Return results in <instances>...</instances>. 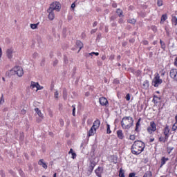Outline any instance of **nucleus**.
Wrapping results in <instances>:
<instances>
[{
  "instance_id": "1",
  "label": "nucleus",
  "mask_w": 177,
  "mask_h": 177,
  "mask_svg": "<svg viewBox=\"0 0 177 177\" xmlns=\"http://www.w3.org/2000/svg\"><path fill=\"white\" fill-rule=\"evenodd\" d=\"M145 149V144L142 141H135L133 144L131 151L133 154H140Z\"/></svg>"
},
{
  "instance_id": "2",
  "label": "nucleus",
  "mask_w": 177,
  "mask_h": 177,
  "mask_svg": "<svg viewBox=\"0 0 177 177\" xmlns=\"http://www.w3.org/2000/svg\"><path fill=\"white\" fill-rule=\"evenodd\" d=\"M121 125L123 129H129L133 125V118L131 116L124 117L122 119Z\"/></svg>"
},
{
  "instance_id": "3",
  "label": "nucleus",
  "mask_w": 177,
  "mask_h": 177,
  "mask_svg": "<svg viewBox=\"0 0 177 177\" xmlns=\"http://www.w3.org/2000/svg\"><path fill=\"white\" fill-rule=\"evenodd\" d=\"M100 127V120H97L93 122L92 127L89 131V136H93L96 133V130Z\"/></svg>"
},
{
  "instance_id": "4",
  "label": "nucleus",
  "mask_w": 177,
  "mask_h": 177,
  "mask_svg": "<svg viewBox=\"0 0 177 177\" xmlns=\"http://www.w3.org/2000/svg\"><path fill=\"white\" fill-rule=\"evenodd\" d=\"M60 9H62V5H60V3L57 1L52 3L48 8V10H52L53 12L54 10H56V12H60Z\"/></svg>"
},
{
  "instance_id": "5",
  "label": "nucleus",
  "mask_w": 177,
  "mask_h": 177,
  "mask_svg": "<svg viewBox=\"0 0 177 177\" xmlns=\"http://www.w3.org/2000/svg\"><path fill=\"white\" fill-rule=\"evenodd\" d=\"M11 74H17L18 77H22L23 74H24V72L23 71V68L21 66H17L12 68V70L10 71Z\"/></svg>"
},
{
  "instance_id": "6",
  "label": "nucleus",
  "mask_w": 177,
  "mask_h": 177,
  "mask_svg": "<svg viewBox=\"0 0 177 177\" xmlns=\"http://www.w3.org/2000/svg\"><path fill=\"white\" fill-rule=\"evenodd\" d=\"M152 84L156 88L162 84V80L160 78V75L158 73L155 75Z\"/></svg>"
},
{
  "instance_id": "7",
  "label": "nucleus",
  "mask_w": 177,
  "mask_h": 177,
  "mask_svg": "<svg viewBox=\"0 0 177 177\" xmlns=\"http://www.w3.org/2000/svg\"><path fill=\"white\" fill-rule=\"evenodd\" d=\"M16 53V51H15V49L13 48H8L6 50V56L9 60H12L13 59V55Z\"/></svg>"
},
{
  "instance_id": "8",
  "label": "nucleus",
  "mask_w": 177,
  "mask_h": 177,
  "mask_svg": "<svg viewBox=\"0 0 177 177\" xmlns=\"http://www.w3.org/2000/svg\"><path fill=\"white\" fill-rule=\"evenodd\" d=\"M156 129H157V126L156 125V123L151 122L150 123V126L147 129V131L149 133H153V132H155Z\"/></svg>"
},
{
  "instance_id": "9",
  "label": "nucleus",
  "mask_w": 177,
  "mask_h": 177,
  "mask_svg": "<svg viewBox=\"0 0 177 177\" xmlns=\"http://www.w3.org/2000/svg\"><path fill=\"white\" fill-rule=\"evenodd\" d=\"M35 113H37V115L40 118L39 119H37V122L39 123L42 120H44V114H42V112H41V110L39 109L36 108L35 109Z\"/></svg>"
},
{
  "instance_id": "10",
  "label": "nucleus",
  "mask_w": 177,
  "mask_h": 177,
  "mask_svg": "<svg viewBox=\"0 0 177 177\" xmlns=\"http://www.w3.org/2000/svg\"><path fill=\"white\" fill-rule=\"evenodd\" d=\"M170 77L175 81H177V69H171L170 71Z\"/></svg>"
},
{
  "instance_id": "11",
  "label": "nucleus",
  "mask_w": 177,
  "mask_h": 177,
  "mask_svg": "<svg viewBox=\"0 0 177 177\" xmlns=\"http://www.w3.org/2000/svg\"><path fill=\"white\" fill-rule=\"evenodd\" d=\"M101 106H107L109 104V101L104 97H100L99 100Z\"/></svg>"
},
{
  "instance_id": "12",
  "label": "nucleus",
  "mask_w": 177,
  "mask_h": 177,
  "mask_svg": "<svg viewBox=\"0 0 177 177\" xmlns=\"http://www.w3.org/2000/svg\"><path fill=\"white\" fill-rule=\"evenodd\" d=\"M47 12L48 13V19L49 20H53L55 19V12L52 11V10H47Z\"/></svg>"
},
{
  "instance_id": "13",
  "label": "nucleus",
  "mask_w": 177,
  "mask_h": 177,
  "mask_svg": "<svg viewBox=\"0 0 177 177\" xmlns=\"http://www.w3.org/2000/svg\"><path fill=\"white\" fill-rule=\"evenodd\" d=\"M169 127L166 126V127L165 128L164 130V135L165 136V139H168L169 136Z\"/></svg>"
},
{
  "instance_id": "14",
  "label": "nucleus",
  "mask_w": 177,
  "mask_h": 177,
  "mask_svg": "<svg viewBox=\"0 0 177 177\" xmlns=\"http://www.w3.org/2000/svg\"><path fill=\"white\" fill-rule=\"evenodd\" d=\"M103 173V168L102 167H98L95 170V174L97 175L98 177H102V174Z\"/></svg>"
},
{
  "instance_id": "15",
  "label": "nucleus",
  "mask_w": 177,
  "mask_h": 177,
  "mask_svg": "<svg viewBox=\"0 0 177 177\" xmlns=\"http://www.w3.org/2000/svg\"><path fill=\"white\" fill-rule=\"evenodd\" d=\"M39 165H41L44 169H46L48 168V165H46V163L44 162V159H40L38 162Z\"/></svg>"
},
{
  "instance_id": "16",
  "label": "nucleus",
  "mask_w": 177,
  "mask_h": 177,
  "mask_svg": "<svg viewBox=\"0 0 177 177\" xmlns=\"http://www.w3.org/2000/svg\"><path fill=\"white\" fill-rule=\"evenodd\" d=\"M38 86V82H30V88L31 89H35V88H37Z\"/></svg>"
},
{
  "instance_id": "17",
  "label": "nucleus",
  "mask_w": 177,
  "mask_h": 177,
  "mask_svg": "<svg viewBox=\"0 0 177 177\" xmlns=\"http://www.w3.org/2000/svg\"><path fill=\"white\" fill-rule=\"evenodd\" d=\"M149 81L145 80L142 83V86L144 88V89H147L149 88Z\"/></svg>"
},
{
  "instance_id": "18",
  "label": "nucleus",
  "mask_w": 177,
  "mask_h": 177,
  "mask_svg": "<svg viewBox=\"0 0 177 177\" xmlns=\"http://www.w3.org/2000/svg\"><path fill=\"white\" fill-rule=\"evenodd\" d=\"M117 136L119 139H124V134L122 133V131L119 130L117 131Z\"/></svg>"
},
{
  "instance_id": "19",
  "label": "nucleus",
  "mask_w": 177,
  "mask_h": 177,
  "mask_svg": "<svg viewBox=\"0 0 177 177\" xmlns=\"http://www.w3.org/2000/svg\"><path fill=\"white\" fill-rule=\"evenodd\" d=\"M76 45L77 47H79V52H80V50L82 49V46H83L82 42H81V41H77Z\"/></svg>"
},
{
  "instance_id": "20",
  "label": "nucleus",
  "mask_w": 177,
  "mask_h": 177,
  "mask_svg": "<svg viewBox=\"0 0 177 177\" xmlns=\"http://www.w3.org/2000/svg\"><path fill=\"white\" fill-rule=\"evenodd\" d=\"M167 161H168V158L162 157L161 159L160 167H162V165H164Z\"/></svg>"
},
{
  "instance_id": "21",
  "label": "nucleus",
  "mask_w": 177,
  "mask_h": 177,
  "mask_svg": "<svg viewBox=\"0 0 177 177\" xmlns=\"http://www.w3.org/2000/svg\"><path fill=\"white\" fill-rule=\"evenodd\" d=\"M39 24L37 23V24H30V28H32V30H37V28H38V25Z\"/></svg>"
},
{
  "instance_id": "22",
  "label": "nucleus",
  "mask_w": 177,
  "mask_h": 177,
  "mask_svg": "<svg viewBox=\"0 0 177 177\" xmlns=\"http://www.w3.org/2000/svg\"><path fill=\"white\" fill-rule=\"evenodd\" d=\"M119 176L120 177H125L124 169H120Z\"/></svg>"
},
{
  "instance_id": "23",
  "label": "nucleus",
  "mask_w": 177,
  "mask_h": 177,
  "mask_svg": "<svg viewBox=\"0 0 177 177\" xmlns=\"http://www.w3.org/2000/svg\"><path fill=\"white\" fill-rule=\"evenodd\" d=\"M177 129V115H176V122L172 127V130L175 131Z\"/></svg>"
},
{
  "instance_id": "24",
  "label": "nucleus",
  "mask_w": 177,
  "mask_h": 177,
  "mask_svg": "<svg viewBox=\"0 0 177 177\" xmlns=\"http://www.w3.org/2000/svg\"><path fill=\"white\" fill-rule=\"evenodd\" d=\"M167 20V15H163L161 17L160 23H164Z\"/></svg>"
},
{
  "instance_id": "25",
  "label": "nucleus",
  "mask_w": 177,
  "mask_h": 177,
  "mask_svg": "<svg viewBox=\"0 0 177 177\" xmlns=\"http://www.w3.org/2000/svg\"><path fill=\"white\" fill-rule=\"evenodd\" d=\"M116 13L121 17L122 16V10L120 9H118Z\"/></svg>"
},
{
  "instance_id": "26",
  "label": "nucleus",
  "mask_w": 177,
  "mask_h": 177,
  "mask_svg": "<svg viewBox=\"0 0 177 177\" xmlns=\"http://www.w3.org/2000/svg\"><path fill=\"white\" fill-rule=\"evenodd\" d=\"M152 174H151V171H148L147 172L143 177H151Z\"/></svg>"
},
{
  "instance_id": "27",
  "label": "nucleus",
  "mask_w": 177,
  "mask_h": 177,
  "mask_svg": "<svg viewBox=\"0 0 177 177\" xmlns=\"http://www.w3.org/2000/svg\"><path fill=\"white\" fill-rule=\"evenodd\" d=\"M172 23H175V26L177 24V18L176 17H174L171 19Z\"/></svg>"
},
{
  "instance_id": "28",
  "label": "nucleus",
  "mask_w": 177,
  "mask_h": 177,
  "mask_svg": "<svg viewBox=\"0 0 177 177\" xmlns=\"http://www.w3.org/2000/svg\"><path fill=\"white\" fill-rule=\"evenodd\" d=\"M129 23H130L131 24H135V23H136V20L135 19H129Z\"/></svg>"
},
{
  "instance_id": "29",
  "label": "nucleus",
  "mask_w": 177,
  "mask_h": 177,
  "mask_svg": "<svg viewBox=\"0 0 177 177\" xmlns=\"http://www.w3.org/2000/svg\"><path fill=\"white\" fill-rule=\"evenodd\" d=\"M162 3H163L162 0H158L157 1L158 6H162Z\"/></svg>"
},
{
  "instance_id": "30",
  "label": "nucleus",
  "mask_w": 177,
  "mask_h": 177,
  "mask_svg": "<svg viewBox=\"0 0 177 177\" xmlns=\"http://www.w3.org/2000/svg\"><path fill=\"white\" fill-rule=\"evenodd\" d=\"M72 107H73V116L75 117V106L73 105Z\"/></svg>"
},
{
  "instance_id": "31",
  "label": "nucleus",
  "mask_w": 177,
  "mask_h": 177,
  "mask_svg": "<svg viewBox=\"0 0 177 177\" xmlns=\"http://www.w3.org/2000/svg\"><path fill=\"white\" fill-rule=\"evenodd\" d=\"M95 165H96V162H91L90 169H93V168H95Z\"/></svg>"
},
{
  "instance_id": "32",
  "label": "nucleus",
  "mask_w": 177,
  "mask_h": 177,
  "mask_svg": "<svg viewBox=\"0 0 177 177\" xmlns=\"http://www.w3.org/2000/svg\"><path fill=\"white\" fill-rule=\"evenodd\" d=\"M41 89H44V86H41L39 83H37V88L36 91H39Z\"/></svg>"
},
{
  "instance_id": "33",
  "label": "nucleus",
  "mask_w": 177,
  "mask_h": 177,
  "mask_svg": "<svg viewBox=\"0 0 177 177\" xmlns=\"http://www.w3.org/2000/svg\"><path fill=\"white\" fill-rule=\"evenodd\" d=\"M140 125V119L138 120V122L136 123V131H138V127Z\"/></svg>"
},
{
  "instance_id": "34",
  "label": "nucleus",
  "mask_w": 177,
  "mask_h": 177,
  "mask_svg": "<svg viewBox=\"0 0 177 177\" xmlns=\"http://www.w3.org/2000/svg\"><path fill=\"white\" fill-rule=\"evenodd\" d=\"M55 99H59V91H55Z\"/></svg>"
},
{
  "instance_id": "35",
  "label": "nucleus",
  "mask_w": 177,
  "mask_h": 177,
  "mask_svg": "<svg viewBox=\"0 0 177 177\" xmlns=\"http://www.w3.org/2000/svg\"><path fill=\"white\" fill-rule=\"evenodd\" d=\"M93 55H95V56H99V53L92 52L89 54L90 56H93Z\"/></svg>"
},
{
  "instance_id": "36",
  "label": "nucleus",
  "mask_w": 177,
  "mask_h": 177,
  "mask_svg": "<svg viewBox=\"0 0 177 177\" xmlns=\"http://www.w3.org/2000/svg\"><path fill=\"white\" fill-rule=\"evenodd\" d=\"M158 100H160V97H157V96H154L153 97V102L157 103Z\"/></svg>"
},
{
  "instance_id": "37",
  "label": "nucleus",
  "mask_w": 177,
  "mask_h": 177,
  "mask_svg": "<svg viewBox=\"0 0 177 177\" xmlns=\"http://www.w3.org/2000/svg\"><path fill=\"white\" fill-rule=\"evenodd\" d=\"M167 139H165V138H162V137H160V138H159L160 142H167Z\"/></svg>"
},
{
  "instance_id": "38",
  "label": "nucleus",
  "mask_w": 177,
  "mask_h": 177,
  "mask_svg": "<svg viewBox=\"0 0 177 177\" xmlns=\"http://www.w3.org/2000/svg\"><path fill=\"white\" fill-rule=\"evenodd\" d=\"M160 45L162 49H165V45L164 44V42H162V40H160Z\"/></svg>"
},
{
  "instance_id": "39",
  "label": "nucleus",
  "mask_w": 177,
  "mask_h": 177,
  "mask_svg": "<svg viewBox=\"0 0 177 177\" xmlns=\"http://www.w3.org/2000/svg\"><path fill=\"white\" fill-rule=\"evenodd\" d=\"M4 102H5V100L3 99V95H2L0 100V104Z\"/></svg>"
},
{
  "instance_id": "40",
  "label": "nucleus",
  "mask_w": 177,
  "mask_h": 177,
  "mask_svg": "<svg viewBox=\"0 0 177 177\" xmlns=\"http://www.w3.org/2000/svg\"><path fill=\"white\" fill-rule=\"evenodd\" d=\"M107 133H111V131H110V125L107 124Z\"/></svg>"
},
{
  "instance_id": "41",
  "label": "nucleus",
  "mask_w": 177,
  "mask_h": 177,
  "mask_svg": "<svg viewBox=\"0 0 177 177\" xmlns=\"http://www.w3.org/2000/svg\"><path fill=\"white\" fill-rule=\"evenodd\" d=\"M75 8V3H73L71 6V8L72 9V10H74Z\"/></svg>"
},
{
  "instance_id": "42",
  "label": "nucleus",
  "mask_w": 177,
  "mask_h": 177,
  "mask_svg": "<svg viewBox=\"0 0 177 177\" xmlns=\"http://www.w3.org/2000/svg\"><path fill=\"white\" fill-rule=\"evenodd\" d=\"M126 100H131V95H129V94L126 95Z\"/></svg>"
},
{
  "instance_id": "43",
  "label": "nucleus",
  "mask_w": 177,
  "mask_h": 177,
  "mask_svg": "<svg viewBox=\"0 0 177 177\" xmlns=\"http://www.w3.org/2000/svg\"><path fill=\"white\" fill-rule=\"evenodd\" d=\"M130 140H135V135H131L130 136Z\"/></svg>"
},
{
  "instance_id": "44",
  "label": "nucleus",
  "mask_w": 177,
  "mask_h": 177,
  "mask_svg": "<svg viewBox=\"0 0 177 177\" xmlns=\"http://www.w3.org/2000/svg\"><path fill=\"white\" fill-rule=\"evenodd\" d=\"M75 157H77V153H75V152H73V153H72V158H75Z\"/></svg>"
},
{
  "instance_id": "45",
  "label": "nucleus",
  "mask_w": 177,
  "mask_h": 177,
  "mask_svg": "<svg viewBox=\"0 0 177 177\" xmlns=\"http://www.w3.org/2000/svg\"><path fill=\"white\" fill-rule=\"evenodd\" d=\"M19 174L21 175V176H24V173L23 172V171L20 170L19 171Z\"/></svg>"
},
{
  "instance_id": "46",
  "label": "nucleus",
  "mask_w": 177,
  "mask_h": 177,
  "mask_svg": "<svg viewBox=\"0 0 177 177\" xmlns=\"http://www.w3.org/2000/svg\"><path fill=\"white\" fill-rule=\"evenodd\" d=\"M73 153H74V151L73 150V149H71L68 152V154H73Z\"/></svg>"
},
{
  "instance_id": "47",
  "label": "nucleus",
  "mask_w": 177,
  "mask_h": 177,
  "mask_svg": "<svg viewBox=\"0 0 177 177\" xmlns=\"http://www.w3.org/2000/svg\"><path fill=\"white\" fill-rule=\"evenodd\" d=\"M129 177H135V174L131 173L129 176Z\"/></svg>"
},
{
  "instance_id": "48",
  "label": "nucleus",
  "mask_w": 177,
  "mask_h": 177,
  "mask_svg": "<svg viewBox=\"0 0 177 177\" xmlns=\"http://www.w3.org/2000/svg\"><path fill=\"white\" fill-rule=\"evenodd\" d=\"M64 63L66 64L68 63V59H67V57L64 58Z\"/></svg>"
},
{
  "instance_id": "49",
  "label": "nucleus",
  "mask_w": 177,
  "mask_h": 177,
  "mask_svg": "<svg viewBox=\"0 0 177 177\" xmlns=\"http://www.w3.org/2000/svg\"><path fill=\"white\" fill-rule=\"evenodd\" d=\"M2 57V48H0V59Z\"/></svg>"
},
{
  "instance_id": "50",
  "label": "nucleus",
  "mask_w": 177,
  "mask_h": 177,
  "mask_svg": "<svg viewBox=\"0 0 177 177\" xmlns=\"http://www.w3.org/2000/svg\"><path fill=\"white\" fill-rule=\"evenodd\" d=\"M21 113V114H26V110L22 109Z\"/></svg>"
},
{
  "instance_id": "51",
  "label": "nucleus",
  "mask_w": 177,
  "mask_h": 177,
  "mask_svg": "<svg viewBox=\"0 0 177 177\" xmlns=\"http://www.w3.org/2000/svg\"><path fill=\"white\" fill-rule=\"evenodd\" d=\"M174 64H175V66H176V67H177V57H176V58L175 59Z\"/></svg>"
},
{
  "instance_id": "52",
  "label": "nucleus",
  "mask_w": 177,
  "mask_h": 177,
  "mask_svg": "<svg viewBox=\"0 0 177 177\" xmlns=\"http://www.w3.org/2000/svg\"><path fill=\"white\" fill-rule=\"evenodd\" d=\"M57 63H58L57 60H55V61L54 62V65L56 66V64H57Z\"/></svg>"
},
{
  "instance_id": "53",
  "label": "nucleus",
  "mask_w": 177,
  "mask_h": 177,
  "mask_svg": "<svg viewBox=\"0 0 177 177\" xmlns=\"http://www.w3.org/2000/svg\"><path fill=\"white\" fill-rule=\"evenodd\" d=\"M91 32H92V33L96 32V29H93V30H91Z\"/></svg>"
},
{
  "instance_id": "54",
  "label": "nucleus",
  "mask_w": 177,
  "mask_h": 177,
  "mask_svg": "<svg viewBox=\"0 0 177 177\" xmlns=\"http://www.w3.org/2000/svg\"><path fill=\"white\" fill-rule=\"evenodd\" d=\"M86 96H89V93H86Z\"/></svg>"
},
{
  "instance_id": "55",
  "label": "nucleus",
  "mask_w": 177,
  "mask_h": 177,
  "mask_svg": "<svg viewBox=\"0 0 177 177\" xmlns=\"http://www.w3.org/2000/svg\"><path fill=\"white\" fill-rule=\"evenodd\" d=\"M56 176H57V174L55 173L54 175H53V177H56Z\"/></svg>"
},
{
  "instance_id": "56",
  "label": "nucleus",
  "mask_w": 177,
  "mask_h": 177,
  "mask_svg": "<svg viewBox=\"0 0 177 177\" xmlns=\"http://www.w3.org/2000/svg\"><path fill=\"white\" fill-rule=\"evenodd\" d=\"M64 99H66V94H64Z\"/></svg>"
},
{
  "instance_id": "57",
  "label": "nucleus",
  "mask_w": 177,
  "mask_h": 177,
  "mask_svg": "<svg viewBox=\"0 0 177 177\" xmlns=\"http://www.w3.org/2000/svg\"><path fill=\"white\" fill-rule=\"evenodd\" d=\"M102 60H104V57H102Z\"/></svg>"
},
{
  "instance_id": "58",
  "label": "nucleus",
  "mask_w": 177,
  "mask_h": 177,
  "mask_svg": "<svg viewBox=\"0 0 177 177\" xmlns=\"http://www.w3.org/2000/svg\"><path fill=\"white\" fill-rule=\"evenodd\" d=\"M153 140H154V139H151V142H153Z\"/></svg>"
},
{
  "instance_id": "59",
  "label": "nucleus",
  "mask_w": 177,
  "mask_h": 177,
  "mask_svg": "<svg viewBox=\"0 0 177 177\" xmlns=\"http://www.w3.org/2000/svg\"><path fill=\"white\" fill-rule=\"evenodd\" d=\"M93 26H96V23H94Z\"/></svg>"
},
{
  "instance_id": "60",
  "label": "nucleus",
  "mask_w": 177,
  "mask_h": 177,
  "mask_svg": "<svg viewBox=\"0 0 177 177\" xmlns=\"http://www.w3.org/2000/svg\"><path fill=\"white\" fill-rule=\"evenodd\" d=\"M3 81H5V77H3Z\"/></svg>"
},
{
  "instance_id": "61",
  "label": "nucleus",
  "mask_w": 177,
  "mask_h": 177,
  "mask_svg": "<svg viewBox=\"0 0 177 177\" xmlns=\"http://www.w3.org/2000/svg\"><path fill=\"white\" fill-rule=\"evenodd\" d=\"M62 121H63V120H60V122H62Z\"/></svg>"
},
{
  "instance_id": "62",
  "label": "nucleus",
  "mask_w": 177,
  "mask_h": 177,
  "mask_svg": "<svg viewBox=\"0 0 177 177\" xmlns=\"http://www.w3.org/2000/svg\"><path fill=\"white\" fill-rule=\"evenodd\" d=\"M61 124H62V125H63V124H64V122H62Z\"/></svg>"
},
{
  "instance_id": "63",
  "label": "nucleus",
  "mask_w": 177,
  "mask_h": 177,
  "mask_svg": "<svg viewBox=\"0 0 177 177\" xmlns=\"http://www.w3.org/2000/svg\"><path fill=\"white\" fill-rule=\"evenodd\" d=\"M61 124H62V125H63V124H64V122H62Z\"/></svg>"
},
{
  "instance_id": "64",
  "label": "nucleus",
  "mask_w": 177,
  "mask_h": 177,
  "mask_svg": "<svg viewBox=\"0 0 177 177\" xmlns=\"http://www.w3.org/2000/svg\"><path fill=\"white\" fill-rule=\"evenodd\" d=\"M16 21H17L15 20V22L16 23Z\"/></svg>"
}]
</instances>
